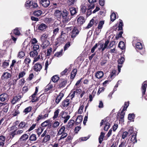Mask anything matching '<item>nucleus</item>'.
Wrapping results in <instances>:
<instances>
[{"label":"nucleus","mask_w":147,"mask_h":147,"mask_svg":"<svg viewBox=\"0 0 147 147\" xmlns=\"http://www.w3.org/2000/svg\"><path fill=\"white\" fill-rule=\"evenodd\" d=\"M71 17L69 14V12L66 9L62 11V21L64 23H66L71 20Z\"/></svg>","instance_id":"nucleus-1"},{"label":"nucleus","mask_w":147,"mask_h":147,"mask_svg":"<svg viewBox=\"0 0 147 147\" xmlns=\"http://www.w3.org/2000/svg\"><path fill=\"white\" fill-rule=\"evenodd\" d=\"M96 1V0H88V2L90 5H88V7L87 8V11L86 12V15L87 16H89L91 14L92 12L91 9H93L94 7V3Z\"/></svg>","instance_id":"nucleus-2"},{"label":"nucleus","mask_w":147,"mask_h":147,"mask_svg":"<svg viewBox=\"0 0 147 147\" xmlns=\"http://www.w3.org/2000/svg\"><path fill=\"white\" fill-rule=\"evenodd\" d=\"M110 119L109 118H106L102 120L100 123V125H102L103 123L105 125L104 129L105 131H107L110 127V123H109Z\"/></svg>","instance_id":"nucleus-3"},{"label":"nucleus","mask_w":147,"mask_h":147,"mask_svg":"<svg viewBox=\"0 0 147 147\" xmlns=\"http://www.w3.org/2000/svg\"><path fill=\"white\" fill-rule=\"evenodd\" d=\"M135 45L137 51L139 52L141 55H143L145 52V49L142 47V44L140 42H137Z\"/></svg>","instance_id":"nucleus-4"},{"label":"nucleus","mask_w":147,"mask_h":147,"mask_svg":"<svg viewBox=\"0 0 147 147\" xmlns=\"http://www.w3.org/2000/svg\"><path fill=\"white\" fill-rule=\"evenodd\" d=\"M104 24V21L101 20L98 23L97 27L95 29V33L96 34L98 35L101 31Z\"/></svg>","instance_id":"nucleus-5"},{"label":"nucleus","mask_w":147,"mask_h":147,"mask_svg":"<svg viewBox=\"0 0 147 147\" xmlns=\"http://www.w3.org/2000/svg\"><path fill=\"white\" fill-rule=\"evenodd\" d=\"M88 5H90L89 2L86 1H84V3H82L80 6L81 11L82 13H84L86 12V9L88 7Z\"/></svg>","instance_id":"nucleus-6"},{"label":"nucleus","mask_w":147,"mask_h":147,"mask_svg":"<svg viewBox=\"0 0 147 147\" xmlns=\"http://www.w3.org/2000/svg\"><path fill=\"white\" fill-rule=\"evenodd\" d=\"M125 60V58L122 57H121L120 59H119L118 60V69L119 72H120L121 68L122 66V65L123 63Z\"/></svg>","instance_id":"nucleus-7"},{"label":"nucleus","mask_w":147,"mask_h":147,"mask_svg":"<svg viewBox=\"0 0 147 147\" xmlns=\"http://www.w3.org/2000/svg\"><path fill=\"white\" fill-rule=\"evenodd\" d=\"M147 87V80L145 81L142 83L141 87L142 96H143L145 94Z\"/></svg>","instance_id":"nucleus-8"},{"label":"nucleus","mask_w":147,"mask_h":147,"mask_svg":"<svg viewBox=\"0 0 147 147\" xmlns=\"http://www.w3.org/2000/svg\"><path fill=\"white\" fill-rule=\"evenodd\" d=\"M79 33V31L76 28H74L71 32V38H74Z\"/></svg>","instance_id":"nucleus-9"},{"label":"nucleus","mask_w":147,"mask_h":147,"mask_svg":"<svg viewBox=\"0 0 147 147\" xmlns=\"http://www.w3.org/2000/svg\"><path fill=\"white\" fill-rule=\"evenodd\" d=\"M22 96L21 95H18L16 96L13 97L11 102L13 104H15L17 102L19 101Z\"/></svg>","instance_id":"nucleus-10"},{"label":"nucleus","mask_w":147,"mask_h":147,"mask_svg":"<svg viewBox=\"0 0 147 147\" xmlns=\"http://www.w3.org/2000/svg\"><path fill=\"white\" fill-rule=\"evenodd\" d=\"M69 100L67 97L64 100L62 103V107L65 109L69 105Z\"/></svg>","instance_id":"nucleus-11"},{"label":"nucleus","mask_w":147,"mask_h":147,"mask_svg":"<svg viewBox=\"0 0 147 147\" xmlns=\"http://www.w3.org/2000/svg\"><path fill=\"white\" fill-rule=\"evenodd\" d=\"M54 16L55 17L57 18V19L59 20L61 19L62 15V12L60 10L57 9L55 10L54 12Z\"/></svg>","instance_id":"nucleus-12"},{"label":"nucleus","mask_w":147,"mask_h":147,"mask_svg":"<svg viewBox=\"0 0 147 147\" xmlns=\"http://www.w3.org/2000/svg\"><path fill=\"white\" fill-rule=\"evenodd\" d=\"M9 98V96L6 93H3L0 95V100L2 102L7 100Z\"/></svg>","instance_id":"nucleus-13"},{"label":"nucleus","mask_w":147,"mask_h":147,"mask_svg":"<svg viewBox=\"0 0 147 147\" xmlns=\"http://www.w3.org/2000/svg\"><path fill=\"white\" fill-rule=\"evenodd\" d=\"M109 59V57L107 55H105L101 59V62L100 64L102 66L104 65L106 63Z\"/></svg>","instance_id":"nucleus-14"},{"label":"nucleus","mask_w":147,"mask_h":147,"mask_svg":"<svg viewBox=\"0 0 147 147\" xmlns=\"http://www.w3.org/2000/svg\"><path fill=\"white\" fill-rule=\"evenodd\" d=\"M40 3L43 6L45 7H48L50 4L49 0H40Z\"/></svg>","instance_id":"nucleus-15"},{"label":"nucleus","mask_w":147,"mask_h":147,"mask_svg":"<svg viewBox=\"0 0 147 147\" xmlns=\"http://www.w3.org/2000/svg\"><path fill=\"white\" fill-rule=\"evenodd\" d=\"M85 18L82 16H79L77 19V23L79 25L83 24L85 22Z\"/></svg>","instance_id":"nucleus-16"},{"label":"nucleus","mask_w":147,"mask_h":147,"mask_svg":"<svg viewBox=\"0 0 147 147\" xmlns=\"http://www.w3.org/2000/svg\"><path fill=\"white\" fill-rule=\"evenodd\" d=\"M42 68V65L39 63H36L33 66V69L35 71L38 72L40 71Z\"/></svg>","instance_id":"nucleus-17"},{"label":"nucleus","mask_w":147,"mask_h":147,"mask_svg":"<svg viewBox=\"0 0 147 147\" xmlns=\"http://www.w3.org/2000/svg\"><path fill=\"white\" fill-rule=\"evenodd\" d=\"M41 41L42 43L41 47L43 49L46 48L50 44V42L48 40Z\"/></svg>","instance_id":"nucleus-18"},{"label":"nucleus","mask_w":147,"mask_h":147,"mask_svg":"<svg viewBox=\"0 0 147 147\" xmlns=\"http://www.w3.org/2000/svg\"><path fill=\"white\" fill-rule=\"evenodd\" d=\"M0 104L1 105V106H4L2 109L4 113H7L9 109V105L7 103H1Z\"/></svg>","instance_id":"nucleus-19"},{"label":"nucleus","mask_w":147,"mask_h":147,"mask_svg":"<svg viewBox=\"0 0 147 147\" xmlns=\"http://www.w3.org/2000/svg\"><path fill=\"white\" fill-rule=\"evenodd\" d=\"M47 28V26L45 24L42 23L40 24H38L36 27L40 31H42L45 30Z\"/></svg>","instance_id":"nucleus-20"},{"label":"nucleus","mask_w":147,"mask_h":147,"mask_svg":"<svg viewBox=\"0 0 147 147\" xmlns=\"http://www.w3.org/2000/svg\"><path fill=\"white\" fill-rule=\"evenodd\" d=\"M11 77V74L7 72H5L2 76L1 78V80H3L5 79H8Z\"/></svg>","instance_id":"nucleus-21"},{"label":"nucleus","mask_w":147,"mask_h":147,"mask_svg":"<svg viewBox=\"0 0 147 147\" xmlns=\"http://www.w3.org/2000/svg\"><path fill=\"white\" fill-rule=\"evenodd\" d=\"M38 91V88L37 87H36L35 88V92L32 95V99L31 100L32 102H36L38 100V98H35V96L37 94Z\"/></svg>","instance_id":"nucleus-22"},{"label":"nucleus","mask_w":147,"mask_h":147,"mask_svg":"<svg viewBox=\"0 0 147 147\" xmlns=\"http://www.w3.org/2000/svg\"><path fill=\"white\" fill-rule=\"evenodd\" d=\"M27 127L26 124L25 122L21 121L18 125V127L19 129H26Z\"/></svg>","instance_id":"nucleus-23"},{"label":"nucleus","mask_w":147,"mask_h":147,"mask_svg":"<svg viewBox=\"0 0 147 147\" xmlns=\"http://www.w3.org/2000/svg\"><path fill=\"white\" fill-rule=\"evenodd\" d=\"M75 121L74 120L71 119L69 120L67 125V128L69 129L72 128L74 125Z\"/></svg>","instance_id":"nucleus-24"},{"label":"nucleus","mask_w":147,"mask_h":147,"mask_svg":"<svg viewBox=\"0 0 147 147\" xmlns=\"http://www.w3.org/2000/svg\"><path fill=\"white\" fill-rule=\"evenodd\" d=\"M116 71L113 70L110 74L108 78V79L111 81L116 76Z\"/></svg>","instance_id":"nucleus-25"},{"label":"nucleus","mask_w":147,"mask_h":147,"mask_svg":"<svg viewBox=\"0 0 147 147\" xmlns=\"http://www.w3.org/2000/svg\"><path fill=\"white\" fill-rule=\"evenodd\" d=\"M104 75V73L103 71H100L96 72L95 74V77L98 79L101 78Z\"/></svg>","instance_id":"nucleus-26"},{"label":"nucleus","mask_w":147,"mask_h":147,"mask_svg":"<svg viewBox=\"0 0 147 147\" xmlns=\"http://www.w3.org/2000/svg\"><path fill=\"white\" fill-rule=\"evenodd\" d=\"M21 30V28H16L13 30V32L15 35L19 36L21 34L20 32Z\"/></svg>","instance_id":"nucleus-27"},{"label":"nucleus","mask_w":147,"mask_h":147,"mask_svg":"<svg viewBox=\"0 0 147 147\" xmlns=\"http://www.w3.org/2000/svg\"><path fill=\"white\" fill-rule=\"evenodd\" d=\"M136 135L137 134L136 133H134L131 136V138L130 140L133 142L134 144L137 142Z\"/></svg>","instance_id":"nucleus-28"},{"label":"nucleus","mask_w":147,"mask_h":147,"mask_svg":"<svg viewBox=\"0 0 147 147\" xmlns=\"http://www.w3.org/2000/svg\"><path fill=\"white\" fill-rule=\"evenodd\" d=\"M47 100V98L45 96H43L41 98L39 102L37 104L36 107H38L43 103L45 102Z\"/></svg>","instance_id":"nucleus-29"},{"label":"nucleus","mask_w":147,"mask_h":147,"mask_svg":"<svg viewBox=\"0 0 147 147\" xmlns=\"http://www.w3.org/2000/svg\"><path fill=\"white\" fill-rule=\"evenodd\" d=\"M83 116L81 115L78 116L76 121V124L78 125L81 123L82 121Z\"/></svg>","instance_id":"nucleus-30"},{"label":"nucleus","mask_w":147,"mask_h":147,"mask_svg":"<svg viewBox=\"0 0 147 147\" xmlns=\"http://www.w3.org/2000/svg\"><path fill=\"white\" fill-rule=\"evenodd\" d=\"M125 111H122L119 116V121L120 122H122L124 121V117L125 115Z\"/></svg>","instance_id":"nucleus-31"},{"label":"nucleus","mask_w":147,"mask_h":147,"mask_svg":"<svg viewBox=\"0 0 147 147\" xmlns=\"http://www.w3.org/2000/svg\"><path fill=\"white\" fill-rule=\"evenodd\" d=\"M64 95L63 93H59V95L55 99V102L57 104L59 102Z\"/></svg>","instance_id":"nucleus-32"},{"label":"nucleus","mask_w":147,"mask_h":147,"mask_svg":"<svg viewBox=\"0 0 147 147\" xmlns=\"http://www.w3.org/2000/svg\"><path fill=\"white\" fill-rule=\"evenodd\" d=\"M54 58V56H53L51 58H50L49 60H47L45 64V70H47L49 65L51 64V62L52 60Z\"/></svg>","instance_id":"nucleus-33"},{"label":"nucleus","mask_w":147,"mask_h":147,"mask_svg":"<svg viewBox=\"0 0 147 147\" xmlns=\"http://www.w3.org/2000/svg\"><path fill=\"white\" fill-rule=\"evenodd\" d=\"M29 138V136L26 134L23 135L20 138L19 140L21 141H26Z\"/></svg>","instance_id":"nucleus-34"},{"label":"nucleus","mask_w":147,"mask_h":147,"mask_svg":"<svg viewBox=\"0 0 147 147\" xmlns=\"http://www.w3.org/2000/svg\"><path fill=\"white\" fill-rule=\"evenodd\" d=\"M31 61V59L29 57H27L24 60V63L27 65L26 69H27L29 67V64Z\"/></svg>","instance_id":"nucleus-35"},{"label":"nucleus","mask_w":147,"mask_h":147,"mask_svg":"<svg viewBox=\"0 0 147 147\" xmlns=\"http://www.w3.org/2000/svg\"><path fill=\"white\" fill-rule=\"evenodd\" d=\"M135 117V115L134 113H129L128 115V119L131 121L134 122Z\"/></svg>","instance_id":"nucleus-36"},{"label":"nucleus","mask_w":147,"mask_h":147,"mask_svg":"<svg viewBox=\"0 0 147 147\" xmlns=\"http://www.w3.org/2000/svg\"><path fill=\"white\" fill-rule=\"evenodd\" d=\"M109 41L108 40H107L106 41L105 44H104V48L102 49V51H103L106 48H110V47H112L113 45V42H111L110 44V47H107L108 44L109 43Z\"/></svg>","instance_id":"nucleus-37"},{"label":"nucleus","mask_w":147,"mask_h":147,"mask_svg":"<svg viewBox=\"0 0 147 147\" xmlns=\"http://www.w3.org/2000/svg\"><path fill=\"white\" fill-rule=\"evenodd\" d=\"M29 54L30 57L34 58L37 56L38 54V52L37 51L32 50V51L30 52Z\"/></svg>","instance_id":"nucleus-38"},{"label":"nucleus","mask_w":147,"mask_h":147,"mask_svg":"<svg viewBox=\"0 0 147 147\" xmlns=\"http://www.w3.org/2000/svg\"><path fill=\"white\" fill-rule=\"evenodd\" d=\"M32 48V50L34 51H39V46L38 45H32L31 46Z\"/></svg>","instance_id":"nucleus-39"},{"label":"nucleus","mask_w":147,"mask_h":147,"mask_svg":"<svg viewBox=\"0 0 147 147\" xmlns=\"http://www.w3.org/2000/svg\"><path fill=\"white\" fill-rule=\"evenodd\" d=\"M63 34V31H61V35L58 38H57L59 40V41L61 44L63 43L65 40V39L62 36V35Z\"/></svg>","instance_id":"nucleus-40"},{"label":"nucleus","mask_w":147,"mask_h":147,"mask_svg":"<svg viewBox=\"0 0 147 147\" xmlns=\"http://www.w3.org/2000/svg\"><path fill=\"white\" fill-rule=\"evenodd\" d=\"M63 49H62L60 51L56 52L53 56H54V57H60L63 55Z\"/></svg>","instance_id":"nucleus-41"},{"label":"nucleus","mask_w":147,"mask_h":147,"mask_svg":"<svg viewBox=\"0 0 147 147\" xmlns=\"http://www.w3.org/2000/svg\"><path fill=\"white\" fill-rule=\"evenodd\" d=\"M48 35L46 34H42L40 37V40L41 41L47 40V38Z\"/></svg>","instance_id":"nucleus-42"},{"label":"nucleus","mask_w":147,"mask_h":147,"mask_svg":"<svg viewBox=\"0 0 147 147\" xmlns=\"http://www.w3.org/2000/svg\"><path fill=\"white\" fill-rule=\"evenodd\" d=\"M94 20L93 19H92L90 21V22L88 23L87 26L85 28L88 29L91 27L94 24Z\"/></svg>","instance_id":"nucleus-43"},{"label":"nucleus","mask_w":147,"mask_h":147,"mask_svg":"<svg viewBox=\"0 0 147 147\" xmlns=\"http://www.w3.org/2000/svg\"><path fill=\"white\" fill-rule=\"evenodd\" d=\"M76 95V94L74 90H72L71 91L70 93L67 96V98H70L71 100L74 97L75 95Z\"/></svg>","instance_id":"nucleus-44"},{"label":"nucleus","mask_w":147,"mask_h":147,"mask_svg":"<svg viewBox=\"0 0 147 147\" xmlns=\"http://www.w3.org/2000/svg\"><path fill=\"white\" fill-rule=\"evenodd\" d=\"M65 129V127L64 126H62L59 130L57 134L59 135H61L63 133H64Z\"/></svg>","instance_id":"nucleus-45"},{"label":"nucleus","mask_w":147,"mask_h":147,"mask_svg":"<svg viewBox=\"0 0 147 147\" xmlns=\"http://www.w3.org/2000/svg\"><path fill=\"white\" fill-rule=\"evenodd\" d=\"M59 79V77L57 75H55L53 76L51 78V80L52 81V82L54 83L57 82Z\"/></svg>","instance_id":"nucleus-46"},{"label":"nucleus","mask_w":147,"mask_h":147,"mask_svg":"<svg viewBox=\"0 0 147 147\" xmlns=\"http://www.w3.org/2000/svg\"><path fill=\"white\" fill-rule=\"evenodd\" d=\"M50 139V136L49 134H46L42 142L45 143Z\"/></svg>","instance_id":"nucleus-47"},{"label":"nucleus","mask_w":147,"mask_h":147,"mask_svg":"<svg viewBox=\"0 0 147 147\" xmlns=\"http://www.w3.org/2000/svg\"><path fill=\"white\" fill-rule=\"evenodd\" d=\"M105 135V134L104 133L102 132L101 133L100 136L98 139L99 142L100 144H101L102 143V142L103 140V139Z\"/></svg>","instance_id":"nucleus-48"},{"label":"nucleus","mask_w":147,"mask_h":147,"mask_svg":"<svg viewBox=\"0 0 147 147\" xmlns=\"http://www.w3.org/2000/svg\"><path fill=\"white\" fill-rule=\"evenodd\" d=\"M24 71H22L19 73L18 76V79L23 77L25 75L26 73V69H24Z\"/></svg>","instance_id":"nucleus-49"},{"label":"nucleus","mask_w":147,"mask_h":147,"mask_svg":"<svg viewBox=\"0 0 147 147\" xmlns=\"http://www.w3.org/2000/svg\"><path fill=\"white\" fill-rule=\"evenodd\" d=\"M42 11L40 10L35 11L33 13L34 16L38 17L40 16L42 13Z\"/></svg>","instance_id":"nucleus-50"},{"label":"nucleus","mask_w":147,"mask_h":147,"mask_svg":"<svg viewBox=\"0 0 147 147\" xmlns=\"http://www.w3.org/2000/svg\"><path fill=\"white\" fill-rule=\"evenodd\" d=\"M77 72L76 69H74L71 73V79H74L75 77Z\"/></svg>","instance_id":"nucleus-51"},{"label":"nucleus","mask_w":147,"mask_h":147,"mask_svg":"<svg viewBox=\"0 0 147 147\" xmlns=\"http://www.w3.org/2000/svg\"><path fill=\"white\" fill-rule=\"evenodd\" d=\"M36 137L35 134H32L30 137L29 140L30 141H34L36 140Z\"/></svg>","instance_id":"nucleus-52"},{"label":"nucleus","mask_w":147,"mask_h":147,"mask_svg":"<svg viewBox=\"0 0 147 147\" xmlns=\"http://www.w3.org/2000/svg\"><path fill=\"white\" fill-rule=\"evenodd\" d=\"M71 15L73 16L76 13V9L74 7H71L69 8Z\"/></svg>","instance_id":"nucleus-53"},{"label":"nucleus","mask_w":147,"mask_h":147,"mask_svg":"<svg viewBox=\"0 0 147 147\" xmlns=\"http://www.w3.org/2000/svg\"><path fill=\"white\" fill-rule=\"evenodd\" d=\"M70 118L69 115L66 116L65 117H64L62 118H61V120L63 121L64 123H66L67 121Z\"/></svg>","instance_id":"nucleus-54"},{"label":"nucleus","mask_w":147,"mask_h":147,"mask_svg":"<svg viewBox=\"0 0 147 147\" xmlns=\"http://www.w3.org/2000/svg\"><path fill=\"white\" fill-rule=\"evenodd\" d=\"M32 1H28L25 3V7L27 9L31 7Z\"/></svg>","instance_id":"nucleus-55"},{"label":"nucleus","mask_w":147,"mask_h":147,"mask_svg":"<svg viewBox=\"0 0 147 147\" xmlns=\"http://www.w3.org/2000/svg\"><path fill=\"white\" fill-rule=\"evenodd\" d=\"M50 120H48L45 121V122L42 123L41 125L42 127H45L47 126L48 125H49Z\"/></svg>","instance_id":"nucleus-56"},{"label":"nucleus","mask_w":147,"mask_h":147,"mask_svg":"<svg viewBox=\"0 0 147 147\" xmlns=\"http://www.w3.org/2000/svg\"><path fill=\"white\" fill-rule=\"evenodd\" d=\"M118 46L121 49L123 50L125 49V44L123 41H120L119 44Z\"/></svg>","instance_id":"nucleus-57"},{"label":"nucleus","mask_w":147,"mask_h":147,"mask_svg":"<svg viewBox=\"0 0 147 147\" xmlns=\"http://www.w3.org/2000/svg\"><path fill=\"white\" fill-rule=\"evenodd\" d=\"M84 107V103L82 105H81L78 110V113L81 114L83 112V109Z\"/></svg>","instance_id":"nucleus-58"},{"label":"nucleus","mask_w":147,"mask_h":147,"mask_svg":"<svg viewBox=\"0 0 147 147\" xmlns=\"http://www.w3.org/2000/svg\"><path fill=\"white\" fill-rule=\"evenodd\" d=\"M123 26V24L122 21L120 20L118 26V30H123L122 27Z\"/></svg>","instance_id":"nucleus-59"},{"label":"nucleus","mask_w":147,"mask_h":147,"mask_svg":"<svg viewBox=\"0 0 147 147\" xmlns=\"http://www.w3.org/2000/svg\"><path fill=\"white\" fill-rule=\"evenodd\" d=\"M127 143L125 140H124L122 142L121 144L119 145V147H126Z\"/></svg>","instance_id":"nucleus-60"},{"label":"nucleus","mask_w":147,"mask_h":147,"mask_svg":"<svg viewBox=\"0 0 147 147\" xmlns=\"http://www.w3.org/2000/svg\"><path fill=\"white\" fill-rule=\"evenodd\" d=\"M77 0H68L67 1V3L69 6H73L74 5V3Z\"/></svg>","instance_id":"nucleus-61"},{"label":"nucleus","mask_w":147,"mask_h":147,"mask_svg":"<svg viewBox=\"0 0 147 147\" xmlns=\"http://www.w3.org/2000/svg\"><path fill=\"white\" fill-rule=\"evenodd\" d=\"M129 105V101L125 102L124 104V106L122 111H125L126 110L127 108L128 107Z\"/></svg>","instance_id":"nucleus-62"},{"label":"nucleus","mask_w":147,"mask_h":147,"mask_svg":"<svg viewBox=\"0 0 147 147\" xmlns=\"http://www.w3.org/2000/svg\"><path fill=\"white\" fill-rule=\"evenodd\" d=\"M116 16L115 13H112L110 16L111 20L112 22H113L116 18Z\"/></svg>","instance_id":"nucleus-63"},{"label":"nucleus","mask_w":147,"mask_h":147,"mask_svg":"<svg viewBox=\"0 0 147 147\" xmlns=\"http://www.w3.org/2000/svg\"><path fill=\"white\" fill-rule=\"evenodd\" d=\"M70 42H68L66 43L64 47V50L65 51L70 46Z\"/></svg>","instance_id":"nucleus-64"}]
</instances>
